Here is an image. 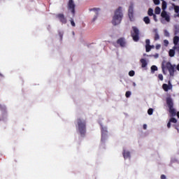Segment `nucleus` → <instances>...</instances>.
I'll return each instance as SVG.
<instances>
[{
  "label": "nucleus",
  "mask_w": 179,
  "mask_h": 179,
  "mask_svg": "<svg viewBox=\"0 0 179 179\" xmlns=\"http://www.w3.org/2000/svg\"><path fill=\"white\" fill-rule=\"evenodd\" d=\"M70 22H71V26H73V27H75L76 26V24H75V22L72 19L70 20Z\"/></svg>",
  "instance_id": "2f4dec72"
},
{
  "label": "nucleus",
  "mask_w": 179,
  "mask_h": 179,
  "mask_svg": "<svg viewBox=\"0 0 179 179\" xmlns=\"http://www.w3.org/2000/svg\"><path fill=\"white\" fill-rule=\"evenodd\" d=\"M59 36H60L61 38H62V36H64V34L62 32H59Z\"/></svg>",
  "instance_id": "a19ab883"
},
{
  "label": "nucleus",
  "mask_w": 179,
  "mask_h": 179,
  "mask_svg": "<svg viewBox=\"0 0 179 179\" xmlns=\"http://www.w3.org/2000/svg\"><path fill=\"white\" fill-rule=\"evenodd\" d=\"M172 1H173L175 2L176 0H172Z\"/></svg>",
  "instance_id": "8fccbe9b"
},
{
  "label": "nucleus",
  "mask_w": 179,
  "mask_h": 179,
  "mask_svg": "<svg viewBox=\"0 0 179 179\" xmlns=\"http://www.w3.org/2000/svg\"><path fill=\"white\" fill-rule=\"evenodd\" d=\"M176 69H177V71H179V64H178V65H177V66H176Z\"/></svg>",
  "instance_id": "a18cd8bd"
},
{
  "label": "nucleus",
  "mask_w": 179,
  "mask_h": 179,
  "mask_svg": "<svg viewBox=\"0 0 179 179\" xmlns=\"http://www.w3.org/2000/svg\"><path fill=\"white\" fill-rule=\"evenodd\" d=\"M161 1H164V0H161Z\"/></svg>",
  "instance_id": "603ef678"
},
{
  "label": "nucleus",
  "mask_w": 179,
  "mask_h": 179,
  "mask_svg": "<svg viewBox=\"0 0 179 179\" xmlns=\"http://www.w3.org/2000/svg\"><path fill=\"white\" fill-rule=\"evenodd\" d=\"M128 16H129L131 22H134V20H135V18L134 17V4H131L129 6Z\"/></svg>",
  "instance_id": "0eeeda50"
},
{
  "label": "nucleus",
  "mask_w": 179,
  "mask_h": 179,
  "mask_svg": "<svg viewBox=\"0 0 179 179\" xmlns=\"http://www.w3.org/2000/svg\"><path fill=\"white\" fill-rule=\"evenodd\" d=\"M140 62L141 63V66L143 68H146V66H148V62H146V59H141L140 60Z\"/></svg>",
  "instance_id": "4468645a"
},
{
  "label": "nucleus",
  "mask_w": 179,
  "mask_h": 179,
  "mask_svg": "<svg viewBox=\"0 0 179 179\" xmlns=\"http://www.w3.org/2000/svg\"><path fill=\"white\" fill-rule=\"evenodd\" d=\"M117 44H119L120 47H125L127 42L125 41V38H120L117 41Z\"/></svg>",
  "instance_id": "1a4fd4ad"
},
{
  "label": "nucleus",
  "mask_w": 179,
  "mask_h": 179,
  "mask_svg": "<svg viewBox=\"0 0 179 179\" xmlns=\"http://www.w3.org/2000/svg\"><path fill=\"white\" fill-rule=\"evenodd\" d=\"M173 6L174 8V10L176 13H179V6H176L175 4H173Z\"/></svg>",
  "instance_id": "4be33fe9"
},
{
  "label": "nucleus",
  "mask_w": 179,
  "mask_h": 179,
  "mask_svg": "<svg viewBox=\"0 0 179 179\" xmlns=\"http://www.w3.org/2000/svg\"><path fill=\"white\" fill-rule=\"evenodd\" d=\"M56 17H57V19H59V22H61V23H63V24H66V22H68V20H66V17H65V15L62 13H59L56 15Z\"/></svg>",
  "instance_id": "6e6552de"
},
{
  "label": "nucleus",
  "mask_w": 179,
  "mask_h": 179,
  "mask_svg": "<svg viewBox=\"0 0 179 179\" xmlns=\"http://www.w3.org/2000/svg\"><path fill=\"white\" fill-rule=\"evenodd\" d=\"M133 32H131V37L134 41H139V29L136 27H132Z\"/></svg>",
  "instance_id": "39448f33"
},
{
  "label": "nucleus",
  "mask_w": 179,
  "mask_h": 179,
  "mask_svg": "<svg viewBox=\"0 0 179 179\" xmlns=\"http://www.w3.org/2000/svg\"><path fill=\"white\" fill-rule=\"evenodd\" d=\"M0 76H1V78H3V75L2 73H0Z\"/></svg>",
  "instance_id": "49530a36"
},
{
  "label": "nucleus",
  "mask_w": 179,
  "mask_h": 179,
  "mask_svg": "<svg viewBox=\"0 0 179 179\" xmlns=\"http://www.w3.org/2000/svg\"><path fill=\"white\" fill-rule=\"evenodd\" d=\"M134 85L135 86V83H134Z\"/></svg>",
  "instance_id": "3c124183"
},
{
  "label": "nucleus",
  "mask_w": 179,
  "mask_h": 179,
  "mask_svg": "<svg viewBox=\"0 0 179 179\" xmlns=\"http://www.w3.org/2000/svg\"><path fill=\"white\" fill-rule=\"evenodd\" d=\"M90 10L92 12V10H95L96 12V15L94 17L93 20H92V22H96V20H97V17L99 16V10H100V8H91L90 9Z\"/></svg>",
  "instance_id": "9b49d317"
},
{
  "label": "nucleus",
  "mask_w": 179,
  "mask_h": 179,
  "mask_svg": "<svg viewBox=\"0 0 179 179\" xmlns=\"http://www.w3.org/2000/svg\"><path fill=\"white\" fill-rule=\"evenodd\" d=\"M161 179H166V176L164 175L161 176Z\"/></svg>",
  "instance_id": "37998d69"
},
{
  "label": "nucleus",
  "mask_w": 179,
  "mask_h": 179,
  "mask_svg": "<svg viewBox=\"0 0 179 179\" xmlns=\"http://www.w3.org/2000/svg\"><path fill=\"white\" fill-rule=\"evenodd\" d=\"M76 7V5L75 4V1H73V0H69V2L67 3V8H68V10L71 12L72 15H73V16L75 15Z\"/></svg>",
  "instance_id": "423d86ee"
},
{
  "label": "nucleus",
  "mask_w": 179,
  "mask_h": 179,
  "mask_svg": "<svg viewBox=\"0 0 179 179\" xmlns=\"http://www.w3.org/2000/svg\"><path fill=\"white\" fill-rule=\"evenodd\" d=\"M169 122H173V124H176L177 122V119H176L175 117H171L169 120Z\"/></svg>",
  "instance_id": "a878e982"
},
{
  "label": "nucleus",
  "mask_w": 179,
  "mask_h": 179,
  "mask_svg": "<svg viewBox=\"0 0 179 179\" xmlns=\"http://www.w3.org/2000/svg\"><path fill=\"white\" fill-rule=\"evenodd\" d=\"M145 45H150V40L149 39L145 40Z\"/></svg>",
  "instance_id": "72a5a7b5"
},
{
  "label": "nucleus",
  "mask_w": 179,
  "mask_h": 179,
  "mask_svg": "<svg viewBox=\"0 0 179 179\" xmlns=\"http://www.w3.org/2000/svg\"><path fill=\"white\" fill-rule=\"evenodd\" d=\"M164 36L166 37H170V34L169 33V31H167V30L164 31Z\"/></svg>",
  "instance_id": "7c9ffc66"
},
{
  "label": "nucleus",
  "mask_w": 179,
  "mask_h": 179,
  "mask_svg": "<svg viewBox=\"0 0 179 179\" xmlns=\"http://www.w3.org/2000/svg\"><path fill=\"white\" fill-rule=\"evenodd\" d=\"M179 43V37L178 36H174L173 38V44L174 45H177Z\"/></svg>",
  "instance_id": "f3484780"
},
{
  "label": "nucleus",
  "mask_w": 179,
  "mask_h": 179,
  "mask_svg": "<svg viewBox=\"0 0 179 179\" xmlns=\"http://www.w3.org/2000/svg\"><path fill=\"white\" fill-rule=\"evenodd\" d=\"M154 57H155V58H159V54H156L155 55H154Z\"/></svg>",
  "instance_id": "c03bdc74"
},
{
  "label": "nucleus",
  "mask_w": 179,
  "mask_h": 179,
  "mask_svg": "<svg viewBox=\"0 0 179 179\" xmlns=\"http://www.w3.org/2000/svg\"><path fill=\"white\" fill-rule=\"evenodd\" d=\"M162 17L165 19L166 22H170V16L167 15V12L166 10H163L161 13Z\"/></svg>",
  "instance_id": "9d476101"
},
{
  "label": "nucleus",
  "mask_w": 179,
  "mask_h": 179,
  "mask_svg": "<svg viewBox=\"0 0 179 179\" xmlns=\"http://www.w3.org/2000/svg\"><path fill=\"white\" fill-rule=\"evenodd\" d=\"M157 71V66L155 65H153L151 66V73H155V71Z\"/></svg>",
  "instance_id": "412c9836"
},
{
  "label": "nucleus",
  "mask_w": 179,
  "mask_h": 179,
  "mask_svg": "<svg viewBox=\"0 0 179 179\" xmlns=\"http://www.w3.org/2000/svg\"><path fill=\"white\" fill-rule=\"evenodd\" d=\"M161 11H162V9H160V7L157 6L155 8V13L156 15H160Z\"/></svg>",
  "instance_id": "6ab92c4d"
},
{
  "label": "nucleus",
  "mask_w": 179,
  "mask_h": 179,
  "mask_svg": "<svg viewBox=\"0 0 179 179\" xmlns=\"http://www.w3.org/2000/svg\"><path fill=\"white\" fill-rule=\"evenodd\" d=\"M154 31L155 33V36H154V40L155 41H157V40H159L160 38V36H159V33L157 32V29H155Z\"/></svg>",
  "instance_id": "2eb2a0df"
},
{
  "label": "nucleus",
  "mask_w": 179,
  "mask_h": 179,
  "mask_svg": "<svg viewBox=\"0 0 179 179\" xmlns=\"http://www.w3.org/2000/svg\"><path fill=\"white\" fill-rule=\"evenodd\" d=\"M161 47H162V45L158 44V45H156L155 48H156V50H160Z\"/></svg>",
  "instance_id": "4c0bfd02"
},
{
  "label": "nucleus",
  "mask_w": 179,
  "mask_h": 179,
  "mask_svg": "<svg viewBox=\"0 0 179 179\" xmlns=\"http://www.w3.org/2000/svg\"><path fill=\"white\" fill-rule=\"evenodd\" d=\"M77 127L81 136L86 135V120L79 117L77 119Z\"/></svg>",
  "instance_id": "7ed1b4c3"
},
{
  "label": "nucleus",
  "mask_w": 179,
  "mask_h": 179,
  "mask_svg": "<svg viewBox=\"0 0 179 179\" xmlns=\"http://www.w3.org/2000/svg\"><path fill=\"white\" fill-rule=\"evenodd\" d=\"M155 48V45H151V49Z\"/></svg>",
  "instance_id": "de8ad7c7"
},
{
  "label": "nucleus",
  "mask_w": 179,
  "mask_h": 179,
  "mask_svg": "<svg viewBox=\"0 0 179 179\" xmlns=\"http://www.w3.org/2000/svg\"><path fill=\"white\" fill-rule=\"evenodd\" d=\"M166 8H167V2L162 1V10H166Z\"/></svg>",
  "instance_id": "aec40b11"
},
{
  "label": "nucleus",
  "mask_w": 179,
  "mask_h": 179,
  "mask_svg": "<svg viewBox=\"0 0 179 179\" xmlns=\"http://www.w3.org/2000/svg\"><path fill=\"white\" fill-rule=\"evenodd\" d=\"M152 16L155 22H157V17L156 16V15L154 14Z\"/></svg>",
  "instance_id": "58836bf2"
},
{
  "label": "nucleus",
  "mask_w": 179,
  "mask_h": 179,
  "mask_svg": "<svg viewBox=\"0 0 179 179\" xmlns=\"http://www.w3.org/2000/svg\"><path fill=\"white\" fill-rule=\"evenodd\" d=\"M169 57H174V55H176V50L171 49V50H169Z\"/></svg>",
  "instance_id": "a211bd4d"
},
{
  "label": "nucleus",
  "mask_w": 179,
  "mask_h": 179,
  "mask_svg": "<svg viewBox=\"0 0 179 179\" xmlns=\"http://www.w3.org/2000/svg\"><path fill=\"white\" fill-rule=\"evenodd\" d=\"M164 44L165 45V47H167V45H169V41L168 40H164Z\"/></svg>",
  "instance_id": "f704fd0d"
},
{
  "label": "nucleus",
  "mask_w": 179,
  "mask_h": 179,
  "mask_svg": "<svg viewBox=\"0 0 179 179\" xmlns=\"http://www.w3.org/2000/svg\"><path fill=\"white\" fill-rule=\"evenodd\" d=\"M152 50V45H145V51L146 52H149Z\"/></svg>",
  "instance_id": "b1692460"
},
{
  "label": "nucleus",
  "mask_w": 179,
  "mask_h": 179,
  "mask_svg": "<svg viewBox=\"0 0 179 179\" xmlns=\"http://www.w3.org/2000/svg\"><path fill=\"white\" fill-rule=\"evenodd\" d=\"M166 101L171 116L176 117V115H177L178 118H179V112L177 113L174 108V102L173 101V99H171V97H167Z\"/></svg>",
  "instance_id": "20e7f679"
},
{
  "label": "nucleus",
  "mask_w": 179,
  "mask_h": 179,
  "mask_svg": "<svg viewBox=\"0 0 179 179\" xmlns=\"http://www.w3.org/2000/svg\"><path fill=\"white\" fill-rule=\"evenodd\" d=\"M162 69L164 75H166V69L169 72L170 76H174L176 72V64H171L170 62H162Z\"/></svg>",
  "instance_id": "f03ea898"
},
{
  "label": "nucleus",
  "mask_w": 179,
  "mask_h": 179,
  "mask_svg": "<svg viewBox=\"0 0 179 179\" xmlns=\"http://www.w3.org/2000/svg\"><path fill=\"white\" fill-rule=\"evenodd\" d=\"M171 122H168V124H167V127H168V128H171Z\"/></svg>",
  "instance_id": "ea45409f"
},
{
  "label": "nucleus",
  "mask_w": 179,
  "mask_h": 179,
  "mask_svg": "<svg viewBox=\"0 0 179 179\" xmlns=\"http://www.w3.org/2000/svg\"><path fill=\"white\" fill-rule=\"evenodd\" d=\"M148 115H152L153 114V108H150L148 110Z\"/></svg>",
  "instance_id": "393cba45"
},
{
  "label": "nucleus",
  "mask_w": 179,
  "mask_h": 179,
  "mask_svg": "<svg viewBox=\"0 0 179 179\" xmlns=\"http://www.w3.org/2000/svg\"><path fill=\"white\" fill-rule=\"evenodd\" d=\"M129 75L130 76H135V71H130L129 72Z\"/></svg>",
  "instance_id": "c756f323"
},
{
  "label": "nucleus",
  "mask_w": 179,
  "mask_h": 179,
  "mask_svg": "<svg viewBox=\"0 0 179 179\" xmlns=\"http://www.w3.org/2000/svg\"><path fill=\"white\" fill-rule=\"evenodd\" d=\"M173 50H176L177 51V52L179 53V46L175 45L173 47Z\"/></svg>",
  "instance_id": "c9c22d12"
},
{
  "label": "nucleus",
  "mask_w": 179,
  "mask_h": 179,
  "mask_svg": "<svg viewBox=\"0 0 179 179\" xmlns=\"http://www.w3.org/2000/svg\"><path fill=\"white\" fill-rule=\"evenodd\" d=\"M155 5H159L160 4V0H154Z\"/></svg>",
  "instance_id": "473e14b6"
},
{
  "label": "nucleus",
  "mask_w": 179,
  "mask_h": 179,
  "mask_svg": "<svg viewBox=\"0 0 179 179\" xmlns=\"http://www.w3.org/2000/svg\"><path fill=\"white\" fill-rule=\"evenodd\" d=\"M143 129H146V128H148V125L143 124Z\"/></svg>",
  "instance_id": "79ce46f5"
},
{
  "label": "nucleus",
  "mask_w": 179,
  "mask_h": 179,
  "mask_svg": "<svg viewBox=\"0 0 179 179\" xmlns=\"http://www.w3.org/2000/svg\"><path fill=\"white\" fill-rule=\"evenodd\" d=\"M1 111H6V106L0 105Z\"/></svg>",
  "instance_id": "bb28decb"
},
{
  "label": "nucleus",
  "mask_w": 179,
  "mask_h": 179,
  "mask_svg": "<svg viewBox=\"0 0 179 179\" xmlns=\"http://www.w3.org/2000/svg\"><path fill=\"white\" fill-rule=\"evenodd\" d=\"M177 16H178V17H179V14H178V15H177Z\"/></svg>",
  "instance_id": "09e8293b"
},
{
  "label": "nucleus",
  "mask_w": 179,
  "mask_h": 179,
  "mask_svg": "<svg viewBox=\"0 0 179 179\" xmlns=\"http://www.w3.org/2000/svg\"><path fill=\"white\" fill-rule=\"evenodd\" d=\"M148 16H153V9L149 8L148 12Z\"/></svg>",
  "instance_id": "5701e85b"
},
{
  "label": "nucleus",
  "mask_w": 179,
  "mask_h": 179,
  "mask_svg": "<svg viewBox=\"0 0 179 179\" xmlns=\"http://www.w3.org/2000/svg\"><path fill=\"white\" fill-rule=\"evenodd\" d=\"M143 22L145 23V24H150V18L149 17H144Z\"/></svg>",
  "instance_id": "dca6fc26"
},
{
  "label": "nucleus",
  "mask_w": 179,
  "mask_h": 179,
  "mask_svg": "<svg viewBox=\"0 0 179 179\" xmlns=\"http://www.w3.org/2000/svg\"><path fill=\"white\" fill-rule=\"evenodd\" d=\"M158 79H159V80H163V74H159Z\"/></svg>",
  "instance_id": "e433bc0d"
},
{
  "label": "nucleus",
  "mask_w": 179,
  "mask_h": 179,
  "mask_svg": "<svg viewBox=\"0 0 179 179\" xmlns=\"http://www.w3.org/2000/svg\"><path fill=\"white\" fill-rule=\"evenodd\" d=\"M126 97L128 99L129 97H131V92L127 91L125 94Z\"/></svg>",
  "instance_id": "c85d7f7f"
},
{
  "label": "nucleus",
  "mask_w": 179,
  "mask_h": 179,
  "mask_svg": "<svg viewBox=\"0 0 179 179\" xmlns=\"http://www.w3.org/2000/svg\"><path fill=\"white\" fill-rule=\"evenodd\" d=\"M101 132H102L101 141H103L104 140V134H106L107 131H105L103 129H102Z\"/></svg>",
  "instance_id": "cd10ccee"
},
{
  "label": "nucleus",
  "mask_w": 179,
  "mask_h": 179,
  "mask_svg": "<svg viewBox=\"0 0 179 179\" xmlns=\"http://www.w3.org/2000/svg\"><path fill=\"white\" fill-rule=\"evenodd\" d=\"M123 157H124V159H129V157H131V152H129V151L124 150Z\"/></svg>",
  "instance_id": "ddd939ff"
},
{
  "label": "nucleus",
  "mask_w": 179,
  "mask_h": 179,
  "mask_svg": "<svg viewBox=\"0 0 179 179\" xmlns=\"http://www.w3.org/2000/svg\"><path fill=\"white\" fill-rule=\"evenodd\" d=\"M122 17H124V13H122V7L120 6L115 10V13L113 17L112 24L113 26H117V24H120L122 21Z\"/></svg>",
  "instance_id": "f257e3e1"
},
{
  "label": "nucleus",
  "mask_w": 179,
  "mask_h": 179,
  "mask_svg": "<svg viewBox=\"0 0 179 179\" xmlns=\"http://www.w3.org/2000/svg\"><path fill=\"white\" fill-rule=\"evenodd\" d=\"M162 88L164 90V92H169V90H171L173 87L171 85H169L167 84H163Z\"/></svg>",
  "instance_id": "f8f14e48"
}]
</instances>
